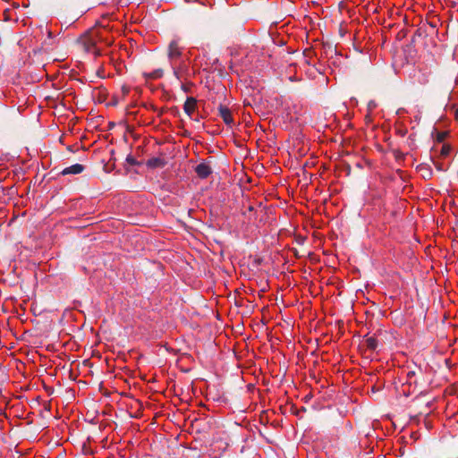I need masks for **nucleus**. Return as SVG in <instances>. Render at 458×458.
Masks as SVG:
<instances>
[{
	"mask_svg": "<svg viewBox=\"0 0 458 458\" xmlns=\"http://www.w3.org/2000/svg\"><path fill=\"white\" fill-rule=\"evenodd\" d=\"M182 55V50L179 46L178 39H173L168 46V58L171 61L174 69V74L177 79H180L178 71L174 68V63Z\"/></svg>",
	"mask_w": 458,
	"mask_h": 458,
	"instance_id": "1",
	"label": "nucleus"
},
{
	"mask_svg": "<svg viewBox=\"0 0 458 458\" xmlns=\"http://www.w3.org/2000/svg\"><path fill=\"white\" fill-rule=\"evenodd\" d=\"M85 51L93 53L96 56L100 55V50L96 47V38L93 36L85 35L80 38Z\"/></svg>",
	"mask_w": 458,
	"mask_h": 458,
	"instance_id": "2",
	"label": "nucleus"
},
{
	"mask_svg": "<svg viewBox=\"0 0 458 458\" xmlns=\"http://www.w3.org/2000/svg\"><path fill=\"white\" fill-rule=\"evenodd\" d=\"M228 446L229 444L226 441H223L222 439L216 440L211 447L210 455L213 458H220Z\"/></svg>",
	"mask_w": 458,
	"mask_h": 458,
	"instance_id": "3",
	"label": "nucleus"
},
{
	"mask_svg": "<svg viewBox=\"0 0 458 458\" xmlns=\"http://www.w3.org/2000/svg\"><path fill=\"white\" fill-rule=\"evenodd\" d=\"M218 114L223 119L224 123L229 126L232 127L234 125V121L232 115L231 110L224 105H219L218 106Z\"/></svg>",
	"mask_w": 458,
	"mask_h": 458,
	"instance_id": "4",
	"label": "nucleus"
},
{
	"mask_svg": "<svg viewBox=\"0 0 458 458\" xmlns=\"http://www.w3.org/2000/svg\"><path fill=\"white\" fill-rule=\"evenodd\" d=\"M194 170L200 179H206L212 174V168L207 162H201Z\"/></svg>",
	"mask_w": 458,
	"mask_h": 458,
	"instance_id": "5",
	"label": "nucleus"
},
{
	"mask_svg": "<svg viewBox=\"0 0 458 458\" xmlns=\"http://www.w3.org/2000/svg\"><path fill=\"white\" fill-rule=\"evenodd\" d=\"M197 107V100L196 98H192V97H189L187 98L184 105H183V109H184V112L191 117L192 118V114L195 111Z\"/></svg>",
	"mask_w": 458,
	"mask_h": 458,
	"instance_id": "6",
	"label": "nucleus"
},
{
	"mask_svg": "<svg viewBox=\"0 0 458 458\" xmlns=\"http://www.w3.org/2000/svg\"><path fill=\"white\" fill-rule=\"evenodd\" d=\"M84 170V165H81V164H75V165H72L69 167H66L64 168L63 171H62V174L65 175V174H81V172H83Z\"/></svg>",
	"mask_w": 458,
	"mask_h": 458,
	"instance_id": "7",
	"label": "nucleus"
},
{
	"mask_svg": "<svg viewBox=\"0 0 458 458\" xmlns=\"http://www.w3.org/2000/svg\"><path fill=\"white\" fill-rule=\"evenodd\" d=\"M164 165V161L159 157H152L147 162V165L151 168L161 167Z\"/></svg>",
	"mask_w": 458,
	"mask_h": 458,
	"instance_id": "8",
	"label": "nucleus"
},
{
	"mask_svg": "<svg viewBox=\"0 0 458 458\" xmlns=\"http://www.w3.org/2000/svg\"><path fill=\"white\" fill-rule=\"evenodd\" d=\"M415 377V372L414 371H408L407 372V381L406 383L403 386V394L406 395V396H409L410 395V390H408V392H406V390L404 389L405 386L408 385L409 387L411 386L412 385V378Z\"/></svg>",
	"mask_w": 458,
	"mask_h": 458,
	"instance_id": "9",
	"label": "nucleus"
},
{
	"mask_svg": "<svg viewBox=\"0 0 458 458\" xmlns=\"http://www.w3.org/2000/svg\"><path fill=\"white\" fill-rule=\"evenodd\" d=\"M432 136L434 137L435 140L437 142V143H442L446 136H447V132L445 131H438L437 130H434L433 133H432Z\"/></svg>",
	"mask_w": 458,
	"mask_h": 458,
	"instance_id": "10",
	"label": "nucleus"
},
{
	"mask_svg": "<svg viewBox=\"0 0 458 458\" xmlns=\"http://www.w3.org/2000/svg\"><path fill=\"white\" fill-rule=\"evenodd\" d=\"M365 344L368 349L374 351L377 347V341L375 337H368L365 340Z\"/></svg>",
	"mask_w": 458,
	"mask_h": 458,
	"instance_id": "11",
	"label": "nucleus"
},
{
	"mask_svg": "<svg viewBox=\"0 0 458 458\" xmlns=\"http://www.w3.org/2000/svg\"><path fill=\"white\" fill-rule=\"evenodd\" d=\"M163 74H164V72L162 69H157V70H154L153 72H151L150 73L146 74V76L149 79L156 80V79L161 78L163 76Z\"/></svg>",
	"mask_w": 458,
	"mask_h": 458,
	"instance_id": "12",
	"label": "nucleus"
},
{
	"mask_svg": "<svg viewBox=\"0 0 458 458\" xmlns=\"http://www.w3.org/2000/svg\"><path fill=\"white\" fill-rule=\"evenodd\" d=\"M451 151V147L447 144H443L440 149V155L442 157H447Z\"/></svg>",
	"mask_w": 458,
	"mask_h": 458,
	"instance_id": "13",
	"label": "nucleus"
},
{
	"mask_svg": "<svg viewBox=\"0 0 458 458\" xmlns=\"http://www.w3.org/2000/svg\"><path fill=\"white\" fill-rule=\"evenodd\" d=\"M126 161L131 165H136V160L133 157L128 156Z\"/></svg>",
	"mask_w": 458,
	"mask_h": 458,
	"instance_id": "14",
	"label": "nucleus"
},
{
	"mask_svg": "<svg viewBox=\"0 0 458 458\" xmlns=\"http://www.w3.org/2000/svg\"><path fill=\"white\" fill-rule=\"evenodd\" d=\"M303 54H304V55H305L306 57H310V56H311V55L313 54V52H312V50H310V49H305V50H304V52H303Z\"/></svg>",
	"mask_w": 458,
	"mask_h": 458,
	"instance_id": "15",
	"label": "nucleus"
},
{
	"mask_svg": "<svg viewBox=\"0 0 458 458\" xmlns=\"http://www.w3.org/2000/svg\"><path fill=\"white\" fill-rule=\"evenodd\" d=\"M122 91H123V95H127L130 92V89L127 86H123L122 87Z\"/></svg>",
	"mask_w": 458,
	"mask_h": 458,
	"instance_id": "16",
	"label": "nucleus"
},
{
	"mask_svg": "<svg viewBox=\"0 0 458 458\" xmlns=\"http://www.w3.org/2000/svg\"><path fill=\"white\" fill-rule=\"evenodd\" d=\"M452 108L454 109L455 118H458V106L453 105Z\"/></svg>",
	"mask_w": 458,
	"mask_h": 458,
	"instance_id": "17",
	"label": "nucleus"
},
{
	"mask_svg": "<svg viewBox=\"0 0 458 458\" xmlns=\"http://www.w3.org/2000/svg\"><path fill=\"white\" fill-rule=\"evenodd\" d=\"M182 89L184 91V92H188L189 91V87L186 86L185 84H182L181 86Z\"/></svg>",
	"mask_w": 458,
	"mask_h": 458,
	"instance_id": "18",
	"label": "nucleus"
},
{
	"mask_svg": "<svg viewBox=\"0 0 458 458\" xmlns=\"http://www.w3.org/2000/svg\"><path fill=\"white\" fill-rule=\"evenodd\" d=\"M191 119H193V120H195V121H199V117H196V118H193V117H192Z\"/></svg>",
	"mask_w": 458,
	"mask_h": 458,
	"instance_id": "19",
	"label": "nucleus"
}]
</instances>
